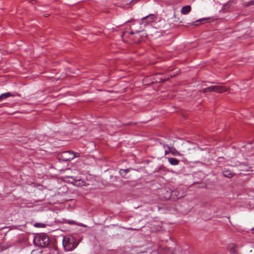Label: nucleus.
<instances>
[{"label": "nucleus", "instance_id": "20", "mask_svg": "<svg viewBox=\"0 0 254 254\" xmlns=\"http://www.w3.org/2000/svg\"><path fill=\"white\" fill-rule=\"evenodd\" d=\"M167 146H169L168 145H166V144H164L163 145V147L164 149H168V147Z\"/></svg>", "mask_w": 254, "mask_h": 254}, {"label": "nucleus", "instance_id": "23", "mask_svg": "<svg viewBox=\"0 0 254 254\" xmlns=\"http://www.w3.org/2000/svg\"><path fill=\"white\" fill-rule=\"evenodd\" d=\"M123 177H124V176H125V175H124V174H125V173H123Z\"/></svg>", "mask_w": 254, "mask_h": 254}, {"label": "nucleus", "instance_id": "13", "mask_svg": "<svg viewBox=\"0 0 254 254\" xmlns=\"http://www.w3.org/2000/svg\"><path fill=\"white\" fill-rule=\"evenodd\" d=\"M48 254H59L58 250L56 246H53L50 249V252Z\"/></svg>", "mask_w": 254, "mask_h": 254}, {"label": "nucleus", "instance_id": "2", "mask_svg": "<svg viewBox=\"0 0 254 254\" xmlns=\"http://www.w3.org/2000/svg\"><path fill=\"white\" fill-rule=\"evenodd\" d=\"M78 243L75 242L73 237H64L63 240V245L65 250L71 251L75 249Z\"/></svg>", "mask_w": 254, "mask_h": 254}, {"label": "nucleus", "instance_id": "6", "mask_svg": "<svg viewBox=\"0 0 254 254\" xmlns=\"http://www.w3.org/2000/svg\"><path fill=\"white\" fill-rule=\"evenodd\" d=\"M156 19L157 16L154 14H151L144 17H143L141 20L140 24H144V25H146L155 21Z\"/></svg>", "mask_w": 254, "mask_h": 254}, {"label": "nucleus", "instance_id": "4", "mask_svg": "<svg viewBox=\"0 0 254 254\" xmlns=\"http://www.w3.org/2000/svg\"><path fill=\"white\" fill-rule=\"evenodd\" d=\"M228 90H229V89H228L223 86L213 85L203 89L202 92L203 93H206L208 92L222 93L225 91H228Z\"/></svg>", "mask_w": 254, "mask_h": 254}, {"label": "nucleus", "instance_id": "1", "mask_svg": "<svg viewBox=\"0 0 254 254\" xmlns=\"http://www.w3.org/2000/svg\"><path fill=\"white\" fill-rule=\"evenodd\" d=\"M33 242L37 246L45 247L49 245L50 240L47 235L42 233L35 237Z\"/></svg>", "mask_w": 254, "mask_h": 254}, {"label": "nucleus", "instance_id": "10", "mask_svg": "<svg viewBox=\"0 0 254 254\" xmlns=\"http://www.w3.org/2000/svg\"><path fill=\"white\" fill-rule=\"evenodd\" d=\"M168 162L172 165H177L179 164V161L174 158H169Z\"/></svg>", "mask_w": 254, "mask_h": 254}, {"label": "nucleus", "instance_id": "8", "mask_svg": "<svg viewBox=\"0 0 254 254\" xmlns=\"http://www.w3.org/2000/svg\"><path fill=\"white\" fill-rule=\"evenodd\" d=\"M223 173L224 176L228 178H232L234 175V174L232 172L227 169H224Z\"/></svg>", "mask_w": 254, "mask_h": 254}, {"label": "nucleus", "instance_id": "9", "mask_svg": "<svg viewBox=\"0 0 254 254\" xmlns=\"http://www.w3.org/2000/svg\"><path fill=\"white\" fill-rule=\"evenodd\" d=\"M168 149L170 150L171 151V153L172 154V155L174 156H181L182 154L180 153L178 151H177L175 148L170 147V146H167Z\"/></svg>", "mask_w": 254, "mask_h": 254}, {"label": "nucleus", "instance_id": "18", "mask_svg": "<svg viewBox=\"0 0 254 254\" xmlns=\"http://www.w3.org/2000/svg\"><path fill=\"white\" fill-rule=\"evenodd\" d=\"M170 153H171V151H170L169 149H165V155H166L168 154H169Z\"/></svg>", "mask_w": 254, "mask_h": 254}, {"label": "nucleus", "instance_id": "5", "mask_svg": "<svg viewBox=\"0 0 254 254\" xmlns=\"http://www.w3.org/2000/svg\"><path fill=\"white\" fill-rule=\"evenodd\" d=\"M64 181L71 183L75 186H82L84 185V182L80 179H77L74 176H66L64 178Z\"/></svg>", "mask_w": 254, "mask_h": 254}, {"label": "nucleus", "instance_id": "11", "mask_svg": "<svg viewBox=\"0 0 254 254\" xmlns=\"http://www.w3.org/2000/svg\"><path fill=\"white\" fill-rule=\"evenodd\" d=\"M154 79L155 80V81L156 82H160L165 80V79L162 77V75L160 74H156Z\"/></svg>", "mask_w": 254, "mask_h": 254}, {"label": "nucleus", "instance_id": "7", "mask_svg": "<svg viewBox=\"0 0 254 254\" xmlns=\"http://www.w3.org/2000/svg\"><path fill=\"white\" fill-rule=\"evenodd\" d=\"M191 10V6L190 5L185 6L182 7L181 12L183 14H187L189 13Z\"/></svg>", "mask_w": 254, "mask_h": 254}, {"label": "nucleus", "instance_id": "3", "mask_svg": "<svg viewBox=\"0 0 254 254\" xmlns=\"http://www.w3.org/2000/svg\"><path fill=\"white\" fill-rule=\"evenodd\" d=\"M79 156V154L78 153L67 151L62 152L60 155V159L64 161H68Z\"/></svg>", "mask_w": 254, "mask_h": 254}, {"label": "nucleus", "instance_id": "15", "mask_svg": "<svg viewBox=\"0 0 254 254\" xmlns=\"http://www.w3.org/2000/svg\"><path fill=\"white\" fill-rule=\"evenodd\" d=\"M129 172L128 169H121L120 170V173L122 176H123V173H125V175H126Z\"/></svg>", "mask_w": 254, "mask_h": 254}, {"label": "nucleus", "instance_id": "19", "mask_svg": "<svg viewBox=\"0 0 254 254\" xmlns=\"http://www.w3.org/2000/svg\"><path fill=\"white\" fill-rule=\"evenodd\" d=\"M140 31H141V30H137V31H135V32L131 31V32H130V34L131 35H132V34H134V33H138V32H140Z\"/></svg>", "mask_w": 254, "mask_h": 254}, {"label": "nucleus", "instance_id": "14", "mask_svg": "<svg viewBox=\"0 0 254 254\" xmlns=\"http://www.w3.org/2000/svg\"><path fill=\"white\" fill-rule=\"evenodd\" d=\"M206 18H202V19H200L199 20H196V21L193 22L191 23V25H194V26H197L199 24L198 23V22H201V21H205L206 20Z\"/></svg>", "mask_w": 254, "mask_h": 254}, {"label": "nucleus", "instance_id": "16", "mask_svg": "<svg viewBox=\"0 0 254 254\" xmlns=\"http://www.w3.org/2000/svg\"><path fill=\"white\" fill-rule=\"evenodd\" d=\"M34 227L36 228H39V227H45V225L43 223H36L34 225Z\"/></svg>", "mask_w": 254, "mask_h": 254}, {"label": "nucleus", "instance_id": "22", "mask_svg": "<svg viewBox=\"0 0 254 254\" xmlns=\"http://www.w3.org/2000/svg\"><path fill=\"white\" fill-rule=\"evenodd\" d=\"M252 231H253V234H254V228L252 229Z\"/></svg>", "mask_w": 254, "mask_h": 254}, {"label": "nucleus", "instance_id": "17", "mask_svg": "<svg viewBox=\"0 0 254 254\" xmlns=\"http://www.w3.org/2000/svg\"><path fill=\"white\" fill-rule=\"evenodd\" d=\"M244 4L245 6H249L250 5H253L254 4V0H252L249 2H245L244 3Z\"/></svg>", "mask_w": 254, "mask_h": 254}, {"label": "nucleus", "instance_id": "21", "mask_svg": "<svg viewBox=\"0 0 254 254\" xmlns=\"http://www.w3.org/2000/svg\"><path fill=\"white\" fill-rule=\"evenodd\" d=\"M49 15V14H45L44 15V16H45V17H48Z\"/></svg>", "mask_w": 254, "mask_h": 254}, {"label": "nucleus", "instance_id": "12", "mask_svg": "<svg viewBox=\"0 0 254 254\" xmlns=\"http://www.w3.org/2000/svg\"><path fill=\"white\" fill-rule=\"evenodd\" d=\"M10 96H12V95L9 92L1 94L0 95V101Z\"/></svg>", "mask_w": 254, "mask_h": 254}]
</instances>
